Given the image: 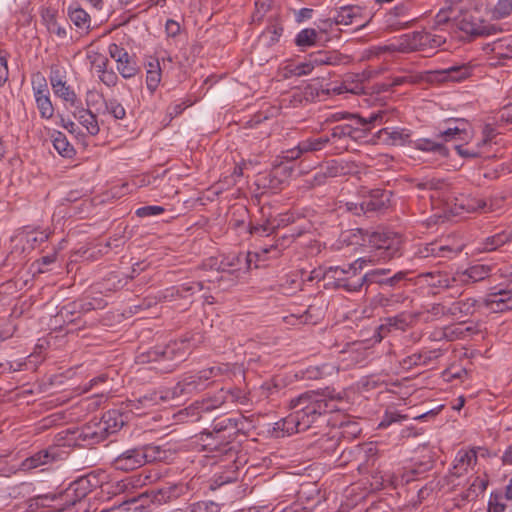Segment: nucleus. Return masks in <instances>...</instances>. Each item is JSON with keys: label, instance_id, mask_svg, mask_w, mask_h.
<instances>
[{"label": "nucleus", "instance_id": "f257e3e1", "mask_svg": "<svg viewBox=\"0 0 512 512\" xmlns=\"http://www.w3.org/2000/svg\"><path fill=\"white\" fill-rule=\"evenodd\" d=\"M343 400L344 394L331 387L300 394L290 400L289 407L293 412L274 424L275 436L279 438L308 430L326 413L339 411V403Z\"/></svg>", "mask_w": 512, "mask_h": 512}, {"label": "nucleus", "instance_id": "f03ea898", "mask_svg": "<svg viewBox=\"0 0 512 512\" xmlns=\"http://www.w3.org/2000/svg\"><path fill=\"white\" fill-rule=\"evenodd\" d=\"M247 419L238 417H218L212 423L211 430L201 433L203 449L214 453L213 457L227 456L235 458L237 450L233 445L235 437L246 429Z\"/></svg>", "mask_w": 512, "mask_h": 512}, {"label": "nucleus", "instance_id": "7ed1b4c3", "mask_svg": "<svg viewBox=\"0 0 512 512\" xmlns=\"http://www.w3.org/2000/svg\"><path fill=\"white\" fill-rule=\"evenodd\" d=\"M200 343L195 341L194 335L175 340L161 347L157 346L136 356L138 364H153L152 369L159 373H170L186 360L192 350Z\"/></svg>", "mask_w": 512, "mask_h": 512}, {"label": "nucleus", "instance_id": "20e7f679", "mask_svg": "<svg viewBox=\"0 0 512 512\" xmlns=\"http://www.w3.org/2000/svg\"><path fill=\"white\" fill-rule=\"evenodd\" d=\"M388 115L387 110H379L373 112L368 118L361 117L357 114H333L330 121L349 118L350 123L335 126L331 130L330 143L339 140L351 139L353 141H361L366 138L370 132L372 125L375 123H384V118Z\"/></svg>", "mask_w": 512, "mask_h": 512}, {"label": "nucleus", "instance_id": "39448f33", "mask_svg": "<svg viewBox=\"0 0 512 512\" xmlns=\"http://www.w3.org/2000/svg\"><path fill=\"white\" fill-rule=\"evenodd\" d=\"M228 370L227 365L211 366L195 373L184 374L179 381L167 389L170 400H186L205 391L213 383L212 379L223 375Z\"/></svg>", "mask_w": 512, "mask_h": 512}, {"label": "nucleus", "instance_id": "423d86ee", "mask_svg": "<svg viewBox=\"0 0 512 512\" xmlns=\"http://www.w3.org/2000/svg\"><path fill=\"white\" fill-rule=\"evenodd\" d=\"M369 263L366 257H361L344 267L328 268V285L336 289H344L347 292H359L365 286L362 277V269Z\"/></svg>", "mask_w": 512, "mask_h": 512}, {"label": "nucleus", "instance_id": "0eeeda50", "mask_svg": "<svg viewBox=\"0 0 512 512\" xmlns=\"http://www.w3.org/2000/svg\"><path fill=\"white\" fill-rule=\"evenodd\" d=\"M98 486L97 477L93 474L80 477L70 483L61 494L65 506L60 512H87L86 497Z\"/></svg>", "mask_w": 512, "mask_h": 512}, {"label": "nucleus", "instance_id": "6e6552de", "mask_svg": "<svg viewBox=\"0 0 512 512\" xmlns=\"http://www.w3.org/2000/svg\"><path fill=\"white\" fill-rule=\"evenodd\" d=\"M366 237L364 242L367 243L370 250L369 255L365 257L369 263L390 260L399 255L400 237L390 232L380 231L368 233Z\"/></svg>", "mask_w": 512, "mask_h": 512}, {"label": "nucleus", "instance_id": "1a4fd4ad", "mask_svg": "<svg viewBox=\"0 0 512 512\" xmlns=\"http://www.w3.org/2000/svg\"><path fill=\"white\" fill-rule=\"evenodd\" d=\"M152 448L148 446H137L117 451H109L110 466L122 472H130L136 470L146 463L152 462L155 456L149 454Z\"/></svg>", "mask_w": 512, "mask_h": 512}, {"label": "nucleus", "instance_id": "9d476101", "mask_svg": "<svg viewBox=\"0 0 512 512\" xmlns=\"http://www.w3.org/2000/svg\"><path fill=\"white\" fill-rule=\"evenodd\" d=\"M188 492V486L184 483H174L157 490L141 493L125 500L126 503L136 504L134 510H139L150 505H162L178 499Z\"/></svg>", "mask_w": 512, "mask_h": 512}, {"label": "nucleus", "instance_id": "9b49d317", "mask_svg": "<svg viewBox=\"0 0 512 512\" xmlns=\"http://www.w3.org/2000/svg\"><path fill=\"white\" fill-rule=\"evenodd\" d=\"M225 389L221 388L213 395L203 397L201 400H197L190 406L185 408L180 414L185 413L188 416L194 418L195 421L202 419L203 414L210 413L225 404Z\"/></svg>", "mask_w": 512, "mask_h": 512}, {"label": "nucleus", "instance_id": "f8f14e48", "mask_svg": "<svg viewBox=\"0 0 512 512\" xmlns=\"http://www.w3.org/2000/svg\"><path fill=\"white\" fill-rule=\"evenodd\" d=\"M456 21L457 28L472 38L492 36L501 31L498 26L474 19L469 14H464L462 18Z\"/></svg>", "mask_w": 512, "mask_h": 512}, {"label": "nucleus", "instance_id": "ddd939ff", "mask_svg": "<svg viewBox=\"0 0 512 512\" xmlns=\"http://www.w3.org/2000/svg\"><path fill=\"white\" fill-rule=\"evenodd\" d=\"M411 3H401L396 5L386 14L387 26L393 30H401L411 27L418 17L411 12Z\"/></svg>", "mask_w": 512, "mask_h": 512}, {"label": "nucleus", "instance_id": "4468645a", "mask_svg": "<svg viewBox=\"0 0 512 512\" xmlns=\"http://www.w3.org/2000/svg\"><path fill=\"white\" fill-rule=\"evenodd\" d=\"M361 8L358 6H343L338 10H334L330 12V16L326 18L323 23L329 24V26L333 25H353L355 24L357 29L365 26L364 23H360L358 18H360Z\"/></svg>", "mask_w": 512, "mask_h": 512}, {"label": "nucleus", "instance_id": "2eb2a0df", "mask_svg": "<svg viewBox=\"0 0 512 512\" xmlns=\"http://www.w3.org/2000/svg\"><path fill=\"white\" fill-rule=\"evenodd\" d=\"M170 400L169 394L166 390L152 391L136 399L128 400L127 407L130 411L141 414L145 413V410L151 409L152 407L159 405L161 402Z\"/></svg>", "mask_w": 512, "mask_h": 512}, {"label": "nucleus", "instance_id": "dca6fc26", "mask_svg": "<svg viewBox=\"0 0 512 512\" xmlns=\"http://www.w3.org/2000/svg\"><path fill=\"white\" fill-rule=\"evenodd\" d=\"M390 201V192L382 189H373L359 204V210L363 214L377 213L385 210Z\"/></svg>", "mask_w": 512, "mask_h": 512}, {"label": "nucleus", "instance_id": "f3484780", "mask_svg": "<svg viewBox=\"0 0 512 512\" xmlns=\"http://www.w3.org/2000/svg\"><path fill=\"white\" fill-rule=\"evenodd\" d=\"M461 252V248H454L450 245H441L438 242H431L420 246L416 252L419 258L440 257L452 258Z\"/></svg>", "mask_w": 512, "mask_h": 512}, {"label": "nucleus", "instance_id": "a211bd4d", "mask_svg": "<svg viewBox=\"0 0 512 512\" xmlns=\"http://www.w3.org/2000/svg\"><path fill=\"white\" fill-rule=\"evenodd\" d=\"M57 458L56 449L50 447L48 449L40 450L30 457L26 458L22 464L21 468L25 471H30L41 466L52 464Z\"/></svg>", "mask_w": 512, "mask_h": 512}, {"label": "nucleus", "instance_id": "6ab92c4d", "mask_svg": "<svg viewBox=\"0 0 512 512\" xmlns=\"http://www.w3.org/2000/svg\"><path fill=\"white\" fill-rule=\"evenodd\" d=\"M89 58H92L91 63L99 74V79L101 82H103L108 87L115 86L118 81V76L113 70L107 69L109 64L108 58L99 53H96L93 56H89Z\"/></svg>", "mask_w": 512, "mask_h": 512}, {"label": "nucleus", "instance_id": "aec40b11", "mask_svg": "<svg viewBox=\"0 0 512 512\" xmlns=\"http://www.w3.org/2000/svg\"><path fill=\"white\" fill-rule=\"evenodd\" d=\"M106 427L101 421L90 422L79 431L77 439L87 442L89 445L99 443L107 438Z\"/></svg>", "mask_w": 512, "mask_h": 512}, {"label": "nucleus", "instance_id": "412c9836", "mask_svg": "<svg viewBox=\"0 0 512 512\" xmlns=\"http://www.w3.org/2000/svg\"><path fill=\"white\" fill-rule=\"evenodd\" d=\"M447 127L441 130L438 137L448 142L454 139L465 141L469 138V132L466 129L467 123L464 120H449Z\"/></svg>", "mask_w": 512, "mask_h": 512}, {"label": "nucleus", "instance_id": "4be33fe9", "mask_svg": "<svg viewBox=\"0 0 512 512\" xmlns=\"http://www.w3.org/2000/svg\"><path fill=\"white\" fill-rule=\"evenodd\" d=\"M422 282L431 288L448 289L457 280L455 277L450 278L447 273L441 271H432L422 273L418 276Z\"/></svg>", "mask_w": 512, "mask_h": 512}, {"label": "nucleus", "instance_id": "5701e85b", "mask_svg": "<svg viewBox=\"0 0 512 512\" xmlns=\"http://www.w3.org/2000/svg\"><path fill=\"white\" fill-rule=\"evenodd\" d=\"M42 23L48 33L55 34L59 39L67 37V29L57 21V12L51 8H43L41 11Z\"/></svg>", "mask_w": 512, "mask_h": 512}, {"label": "nucleus", "instance_id": "b1692460", "mask_svg": "<svg viewBox=\"0 0 512 512\" xmlns=\"http://www.w3.org/2000/svg\"><path fill=\"white\" fill-rule=\"evenodd\" d=\"M357 172V165L347 160H332L327 163L323 175L326 177H339Z\"/></svg>", "mask_w": 512, "mask_h": 512}, {"label": "nucleus", "instance_id": "393cba45", "mask_svg": "<svg viewBox=\"0 0 512 512\" xmlns=\"http://www.w3.org/2000/svg\"><path fill=\"white\" fill-rule=\"evenodd\" d=\"M203 287V282L200 281L183 283L178 287H171L169 289H166L163 294V299L165 301H172L177 297L183 298L186 297L188 294L192 295L196 291H201Z\"/></svg>", "mask_w": 512, "mask_h": 512}, {"label": "nucleus", "instance_id": "a878e982", "mask_svg": "<svg viewBox=\"0 0 512 512\" xmlns=\"http://www.w3.org/2000/svg\"><path fill=\"white\" fill-rule=\"evenodd\" d=\"M490 272L491 267L488 265H473L459 275V281L463 284L479 282L487 278Z\"/></svg>", "mask_w": 512, "mask_h": 512}, {"label": "nucleus", "instance_id": "bb28decb", "mask_svg": "<svg viewBox=\"0 0 512 512\" xmlns=\"http://www.w3.org/2000/svg\"><path fill=\"white\" fill-rule=\"evenodd\" d=\"M512 240V228L487 237L478 248L481 252H491Z\"/></svg>", "mask_w": 512, "mask_h": 512}, {"label": "nucleus", "instance_id": "cd10ccee", "mask_svg": "<svg viewBox=\"0 0 512 512\" xmlns=\"http://www.w3.org/2000/svg\"><path fill=\"white\" fill-rule=\"evenodd\" d=\"M506 291L499 289L489 294L490 311L503 312L512 310V296L505 295Z\"/></svg>", "mask_w": 512, "mask_h": 512}, {"label": "nucleus", "instance_id": "c85d7f7f", "mask_svg": "<svg viewBox=\"0 0 512 512\" xmlns=\"http://www.w3.org/2000/svg\"><path fill=\"white\" fill-rule=\"evenodd\" d=\"M462 302V317L473 316L477 312H481L483 309L490 310L489 296L486 299L466 298L461 299Z\"/></svg>", "mask_w": 512, "mask_h": 512}, {"label": "nucleus", "instance_id": "c756f323", "mask_svg": "<svg viewBox=\"0 0 512 512\" xmlns=\"http://www.w3.org/2000/svg\"><path fill=\"white\" fill-rule=\"evenodd\" d=\"M423 31L404 34L400 38L398 50L401 52L421 51Z\"/></svg>", "mask_w": 512, "mask_h": 512}, {"label": "nucleus", "instance_id": "7c9ffc66", "mask_svg": "<svg viewBox=\"0 0 512 512\" xmlns=\"http://www.w3.org/2000/svg\"><path fill=\"white\" fill-rule=\"evenodd\" d=\"M381 137H384V141L391 145L403 146L410 142V132L406 129H394L389 130L384 128L379 131Z\"/></svg>", "mask_w": 512, "mask_h": 512}, {"label": "nucleus", "instance_id": "2f4dec72", "mask_svg": "<svg viewBox=\"0 0 512 512\" xmlns=\"http://www.w3.org/2000/svg\"><path fill=\"white\" fill-rule=\"evenodd\" d=\"M330 143V137L323 135L320 137H310L299 142V149L304 154L314 153L323 150Z\"/></svg>", "mask_w": 512, "mask_h": 512}, {"label": "nucleus", "instance_id": "473e14b6", "mask_svg": "<svg viewBox=\"0 0 512 512\" xmlns=\"http://www.w3.org/2000/svg\"><path fill=\"white\" fill-rule=\"evenodd\" d=\"M442 75V80H449L454 82H460L471 74V68L468 65H454L449 68L438 71Z\"/></svg>", "mask_w": 512, "mask_h": 512}, {"label": "nucleus", "instance_id": "72a5a7b5", "mask_svg": "<svg viewBox=\"0 0 512 512\" xmlns=\"http://www.w3.org/2000/svg\"><path fill=\"white\" fill-rule=\"evenodd\" d=\"M74 116L78 119L81 125H83L90 135H96L99 133V125L97 117L90 110L81 108Z\"/></svg>", "mask_w": 512, "mask_h": 512}, {"label": "nucleus", "instance_id": "f704fd0d", "mask_svg": "<svg viewBox=\"0 0 512 512\" xmlns=\"http://www.w3.org/2000/svg\"><path fill=\"white\" fill-rule=\"evenodd\" d=\"M348 92L352 94H364L365 87L363 84V77L360 75H347L343 80L341 86L338 88V93Z\"/></svg>", "mask_w": 512, "mask_h": 512}, {"label": "nucleus", "instance_id": "c9c22d12", "mask_svg": "<svg viewBox=\"0 0 512 512\" xmlns=\"http://www.w3.org/2000/svg\"><path fill=\"white\" fill-rule=\"evenodd\" d=\"M493 52L499 58H512V35L504 36L488 44Z\"/></svg>", "mask_w": 512, "mask_h": 512}, {"label": "nucleus", "instance_id": "e433bc0d", "mask_svg": "<svg viewBox=\"0 0 512 512\" xmlns=\"http://www.w3.org/2000/svg\"><path fill=\"white\" fill-rule=\"evenodd\" d=\"M52 138L54 148L62 157L72 158L75 155V149L69 143L65 134L57 131L53 133Z\"/></svg>", "mask_w": 512, "mask_h": 512}, {"label": "nucleus", "instance_id": "4c0bfd02", "mask_svg": "<svg viewBox=\"0 0 512 512\" xmlns=\"http://www.w3.org/2000/svg\"><path fill=\"white\" fill-rule=\"evenodd\" d=\"M100 421L103 423V426L106 427L105 433L107 437L120 430L124 424L122 416L117 411H108L103 415Z\"/></svg>", "mask_w": 512, "mask_h": 512}, {"label": "nucleus", "instance_id": "58836bf2", "mask_svg": "<svg viewBox=\"0 0 512 512\" xmlns=\"http://www.w3.org/2000/svg\"><path fill=\"white\" fill-rule=\"evenodd\" d=\"M487 487V481L480 477H474L473 481L469 484V487L460 494L462 501H473L479 494L483 493Z\"/></svg>", "mask_w": 512, "mask_h": 512}, {"label": "nucleus", "instance_id": "ea45409f", "mask_svg": "<svg viewBox=\"0 0 512 512\" xmlns=\"http://www.w3.org/2000/svg\"><path fill=\"white\" fill-rule=\"evenodd\" d=\"M161 81V68L159 61L157 59H153L148 63L147 75H146V85L147 88L153 93L159 83Z\"/></svg>", "mask_w": 512, "mask_h": 512}, {"label": "nucleus", "instance_id": "a19ab883", "mask_svg": "<svg viewBox=\"0 0 512 512\" xmlns=\"http://www.w3.org/2000/svg\"><path fill=\"white\" fill-rule=\"evenodd\" d=\"M242 261H245L246 267L247 269H249L251 263L250 253H239L237 255H233L232 257H227L220 262L219 267L217 269L223 272L230 271V268H234L233 271L239 270V264Z\"/></svg>", "mask_w": 512, "mask_h": 512}, {"label": "nucleus", "instance_id": "79ce46f5", "mask_svg": "<svg viewBox=\"0 0 512 512\" xmlns=\"http://www.w3.org/2000/svg\"><path fill=\"white\" fill-rule=\"evenodd\" d=\"M50 232L47 230H30L25 231L21 235V239L25 241L28 248L34 249L49 238Z\"/></svg>", "mask_w": 512, "mask_h": 512}, {"label": "nucleus", "instance_id": "37998d69", "mask_svg": "<svg viewBox=\"0 0 512 512\" xmlns=\"http://www.w3.org/2000/svg\"><path fill=\"white\" fill-rule=\"evenodd\" d=\"M79 304L76 302L69 303L61 307V309L57 312V314L53 317L52 321L57 324L59 319H63L64 323H74L78 316H76L79 311Z\"/></svg>", "mask_w": 512, "mask_h": 512}, {"label": "nucleus", "instance_id": "c03bdc74", "mask_svg": "<svg viewBox=\"0 0 512 512\" xmlns=\"http://www.w3.org/2000/svg\"><path fill=\"white\" fill-rule=\"evenodd\" d=\"M280 224H275V218L268 216L263 222H250L249 224V233L250 234H259V235H270L274 232L275 228Z\"/></svg>", "mask_w": 512, "mask_h": 512}, {"label": "nucleus", "instance_id": "a18cd8bd", "mask_svg": "<svg viewBox=\"0 0 512 512\" xmlns=\"http://www.w3.org/2000/svg\"><path fill=\"white\" fill-rule=\"evenodd\" d=\"M318 33L313 28H306L301 30L295 38V44L304 50L307 47H311L316 44Z\"/></svg>", "mask_w": 512, "mask_h": 512}, {"label": "nucleus", "instance_id": "49530a36", "mask_svg": "<svg viewBox=\"0 0 512 512\" xmlns=\"http://www.w3.org/2000/svg\"><path fill=\"white\" fill-rule=\"evenodd\" d=\"M70 20L76 27L88 31L90 29V16L82 8L77 7L69 10Z\"/></svg>", "mask_w": 512, "mask_h": 512}, {"label": "nucleus", "instance_id": "de8ad7c7", "mask_svg": "<svg viewBox=\"0 0 512 512\" xmlns=\"http://www.w3.org/2000/svg\"><path fill=\"white\" fill-rule=\"evenodd\" d=\"M140 483V478H136L134 476L132 477H126L118 482L115 483L113 486V493L114 494H126L129 495L134 488L137 487V485Z\"/></svg>", "mask_w": 512, "mask_h": 512}, {"label": "nucleus", "instance_id": "09e8293b", "mask_svg": "<svg viewBox=\"0 0 512 512\" xmlns=\"http://www.w3.org/2000/svg\"><path fill=\"white\" fill-rule=\"evenodd\" d=\"M414 147L418 150L427 152H437L441 155H447V148L441 144L429 139H418L414 142Z\"/></svg>", "mask_w": 512, "mask_h": 512}, {"label": "nucleus", "instance_id": "8fccbe9b", "mask_svg": "<svg viewBox=\"0 0 512 512\" xmlns=\"http://www.w3.org/2000/svg\"><path fill=\"white\" fill-rule=\"evenodd\" d=\"M117 69L122 77L126 79L135 76L138 72L136 62L129 56V54L117 63Z\"/></svg>", "mask_w": 512, "mask_h": 512}, {"label": "nucleus", "instance_id": "3c124183", "mask_svg": "<svg viewBox=\"0 0 512 512\" xmlns=\"http://www.w3.org/2000/svg\"><path fill=\"white\" fill-rule=\"evenodd\" d=\"M390 330L405 331L409 325V315L405 312L384 319Z\"/></svg>", "mask_w": 512, "mask_h": 512}, {"label": "nucleus", "instance_id": "603ef678", "mask_svg": "<svg viewBox=\"0 0 512 512\" xmlns=\"http://www.w3.org/2000/svg\"><path fill=\"white\" fill-rule=\"evenodd\" d=\"M446 42V38L443 35L432 34L430 32L423 31L422 38V50L435 49L440 47Z\"/></svg>", "mask_w": 512, "mask_h": 512}, {"label": "nucleus", "instance_id": "864d4df0", "mask_svg": "<svg viewBox=\"0 0 512 512\" xmlns=\"http://www.w3.org/2000/svg\"><path fill=\"white\" fill-rule=\"evenodd\" d=\"M454 8L450 5L442 8L434 18V29H439L442 26L449 24L452 20H457L454 14Z\"/></svg>", "mask_w": 512, "mask_h": 512}, {"label": "nucleus", "instance_id": "5fc2aeb1", "mask_svg": "<svg viewBox=\"0 0 512 512\" xmlns=\"http://www.w3.org/2000/svg\"><path fill=\"white\" fill-rule=\"evenodd\" d=\"M53 91L56 96L62 98L64 101L71 103L74 105L77 101V95L74 90L66 84V81L55 86Z\"/></svg>", "mask_w": 512, "mask_h": 512}, {"label": "nucleus", "instance_id": "6e6d98bb", "mask_svg": "<svg viewBox=\"0 0 512 512\" xmlns=\"http://www.w3.org/2000/svg\"><path fill=\"white\" fill-rule=\"evenodd\" d=\"M417 81H418V79L416 77H414V76H411V75L394 76V77L391 78L390 82H386V83H382V84L377 85L378 86V92H380V91H388L390 88H392L394 86H400V85H403L405 83L413 84V83H416Z\"/></svg>", "mask_w": 512, "mask_h": 512}, {"label": "nucleus", "instance_id": "4d7b16f0", "mask_svg": "<svg viewBox=\"0 0 512 512\" xmlns=\"http://www.w3.org/2000/svg\"><path fill=\"white\" fill-rule=\"evenodd\" d=\"M175 512H220V505L213 501H198L190 506V510H177Z\"/></svg>", "mask_w": 512, "mask_h": 512}, {"label": "nucleus", "instance_id": "13d9d810", "mask_svg": "<svg viewBox=\"0 0 512 512\" xmlns=\"http://www.w3.org/2000/svg\"><path fill=\"white\" fill-rule=\"evenodd\" d=\"M283 28L279 26H272L267 28L260 36V41L265 45H273L279 41L282 35Z\"/></svg>", "mask_w": 512, "mask_h": 512}, {"label": "nucleus", "instance_id": "bf43d9fd", "mask_svg": "<svg viewBox=\"0 0 512 512\" xmlns=\"http://www.w3.org/2000/svg\"><path fill=\"white\" fill-rule=\"evenodd\" d=\"M105 107L109 114L115 119H124L126 117V110L117 99L105 100Z\"/></svg>", "mask_w": 512, "mask_h": 512}, {"label": "nucleus", "instance_id": "052dcab7", "mask_svg": "<svg viewBox=\"0 0 512 512\" xmlns=\"http://www.w3.org/2000/svg\"><path fill=\"white\" fill-rule=\"evenodd\" d=\"M455 150L461 157L470 159L482 157L484 154L480 144H477L476 147H466L462 144H459L455 145Z\"/></svg>", "mask_w": 512, "mask_h": 512}, {"label": "nucleus", "instance_id": "680f3d73", "mask_svg": "<svg viewBox=\"0 0 512 512\" xmlns=\"http://www.w3.org/2000/svg\"><path fill=\"white\" fill-rule=\"evenodd\" d=\"M389 272V269H374L365 274H362V277L366 278L364 287L367 289L369 285L374 283L383 285L384 278H382V276L386 275Z\"/></svg>", "mask_w": 512, "mask_h": 512}, {"label": "nucleus", "instance_id": "e2e57ef3", "mask_svg": "<svg viewBox=\"0 0 512 512\" xmlns=\"http://www.w3.org/2000/svg\"><path fill=\"white\" fill-rule=\"evenodd\" d=\"M461 207L467 212L486 211L487 203L483 199L467 198L463 200Z\"/></svg>", "mask_w": 512, "mask_h": 512}, {"label": "nucleus", "instance_id": "0e129e2a", "mask_svg": "<svg viewBox=\"0 0 512 512\" xmlns=\"http://www.w3.org/2000/svg\"><path fill=\"white\" fill-rule=\"evenodd\" d=\"M476 460L477 455L475 450L459 451L455 458V463L458 464L459 468L465 467L466 469H468L471 462H476Z\"/></svg>", "mask_w": 512, "mask_h": 512}, {"label": "nucleus", "instance_id": "69168bd1", "mask_svg": "<svg viewBox=\"0 0 512 512\" xmlns=\"http://www.w3.org/2000/svg\"><path fill=\"white\" fill-rule=\"evenodd\" d=\"M326 56V65L339 66L346 65L351 62L350 56L339 53L338 51H327Z\"/></svg>", "mask_w": 512, "mask_h": 512}, {"label": "nucleus", "instance_id": "338daca9", "mask_svg": "<svg viewBox=\"0 0 512 512\" xmlns=\"http://www.w3.org/2000/svg\"><path fill=\"white\" fill-rule=\"evenodd\" d=\"M37 108L40 112V116L44 119L52 118L54 114V107L51 103L50 97L36 100Z\"/></svg>", "mask_w": 512, "mask_h": 512}, {"label": "nucleus", "instance_id": "774afa93", "mask_svg": "<svg viewBox=\"0 0 512 512\" xmlns=\"http://www.w3.org/2000/svg\"><path fill=\"white\" fill-rule=\"evenodd\" d=\"M429 357L425 354H413L402 361V366L406 369H411L414 366L425 365Z\"/></svg>", "mask_w": 512, "mask_h": 512}]
</instances>
